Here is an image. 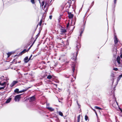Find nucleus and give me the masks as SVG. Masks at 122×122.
Returning <instances> with one entry per match:
<instances>
[{"label": "nucleus", "mask_w": 122, "mask_h": 122, "mask_svg": "<svg viewBox=\"0 0 122 122\" xmlns=\"http://www.w3.org/2000/svg\"><path fill=\"white\" fill-rule=\"evenodd\" d=\"M27 51V50L26 49H24L20 53V55H22L24 53H25V52Z\"/></svg>", "instance_id": "obj_13"}, {"label": "nucleus", "mask_w": 122, "mask_h": 122, "mask_svg": "<svg viewBox=\"0 0 122 122\" xmlns=\"http://www.w3.org/2000/svg\"><path fill=\"white\" fill-rule=\"evenodd\" d=\"M119 109L121 111V110H122L121 108H119Z\"/></svg>", "instance_id": "obj_39"}, {"label": "nucleus", "mask_w": 122, "mask_h": 122, "mask_svg": "<svg viewBox=\"0 0 122 122\" xmlns=\"http://www.w3.org/2000/svg\"><path fill=\"white\" fill-rule=\"evenodd\" d=\"M6 85H6H5L4 86H4L3 87H0V90L2 89H4L5 88V85Z\"/></svg>", "instance_id": "obj_25"}, {"label": "nucleus", "mask_w": 122, "mask_h": 122, "mask_svg": "<svg viewBox=\"0 0 122 122\" xmlns=\"http://www.w3.org/2000/svg\"><path fill=\"white\" fill-rule=\"evenodd\" d=\"M29 99L30 102L33 101L35 100V98L34 96H32Z\"/></svg>", "instance_id": "obj_8"}, {"label": "nucleus", "mask_w": 122, "mask_h": 122, "mask_svg": "<svg viewBox=\"0 0 122 122\" xmlns=\"http://www.w3.org/2000/svg\"><path fill=\"white\" fill-rule=\"evenodd\" d=\"M112 105H113V106H114V105H113V104H112Z\"/></svg>", "instance_id": "obj_44"}, {"label": "nucleus", "mask_w": 122, "mask_h": 122, "mask_svg": "<svg viewBox=\"0 0 122 122\" xmlns=\"http://www.w3.org/2000/svg\"><path fill=\"white\" fill-rule=\"evenodd\" d=\"M69 17V18H72L73 17V14H71V13H68Z\"/></svg>", "instance_id": "obj_9"}, {"label": "nucleus", "mask_w": 122, "mask_h": 122, "mask_svg": "<svg viewBox=\"0 0 122 122\" xmlns=\"http://www.w3.org/2000/svg\"><path fill=\"white\" fill-rule=\"evenodd\" d=\"M52 17V16H51V15L50 16H49V18H50V19H51Z\"/></svg>", "instance_id": "obj_36"}, {"label": "nucleus", "mask_w": 122, "mask_h": 122, "mask_svg": "<svg viewBox=\"0 0 122 122\" xmlns=\"http://www.w3.org/2000/svg\"><path fill=\"white\" fill-rule=\"evenodd\" d=\"M113 70L116 71H117L118 70V69L117 68H114L113 69Z\"/></svg>", "instance_id": "obj_29"}, {"label": "nucleus", "mask_w": 122, "mask_h": 122, "mask_svg": "<svg viewBox=\"0 0 122 122\" xmlns=\"http://www.w3.org/2000/svg\"><path fill=\"white\" fill-rule=\"evenodd\" d=\"M122 58V54H121L120 56Z\"/></svg>", "instance_id": "obj_40"}, {"label": "nucleus", "mask_w": 122, "mask_h": 122, "mask_svg": "<svg viewBox=\"0 0 122 122\" xmlns=\"http://www.w3.org/2000/svg\"><path fill=\"white\" fill-rule=\"evenodd\" d=\"M58 113L59 115L61 116H63V113L59 111L58 112Z\"/></svg>", "instance_id": "obj_19"}, {"label": "nucleus", "mask_w": 122, "mask_h": 122, "mask_svg": "<svg viewBox=\"0 0 122 122\" xmlns=\"http://www.w3.org/2000/svg\"><path fill=\"white\" fill-rule=\"evenodd\" d=\"M45 5L46 6V9H47L49 6L48 3L46 2Z\"/></svg>", "instance_id": "obj_16"}, {"label": "nucleus", "mask_w": 122, "mask_h": 122, "mask_svg": "<svg viewBox=\"0 0 122 122\" xmlns=\"http://www.w3.org/2000/svg\"><path fill=\"white\" fill-rule=\"evenodd\" d=\"M74 67H73V68H72V71H73V72H74Z\"/></svg>", "instance_id": "obj_33"}, {"label": "nucleus", "mask_w": 122, "mask_h": 122, "mask_svg": "<svg viewBox=\"0 0 122 122\" xmlns=\"http://www.w3.org/2000/svg\"><path fill=\"white\" fill-rule=\"evenodd\" d=\"M83 33V31H82L81 32V34H80V35H81V34L82 33Z\"/></svg>", "instance_id": "obj_37"}, {"label": "nucleus", "mask_w": 122, "mask_h": 122, "mask_svg": "<svg viewBox=\"0 0 122 122\" xmlns=\"http://www.w3.org/2000/svg\"><path fill=\"white\" fill-rule=\"evenodd\" d=\"M38 0L39 1V3H41V2L40 1V0Z\"/></svg>", "instance_id": "obj_41"}, {"label": "nucleus", "mask_w": 122, "mask_h": 122, "mask_svg": "<svg viewBox=\"0 0 122 122\" xmlns=\"http://www.w3.org/2000/svg\"><path fill=\"white\" fill-rule=\"evenodd\" d=\"M116 1L117 0H114V3L115 4L116 3Z\"/></svg>", "instance_id": "obj_35"}, {"label": "nucleus", "mask_w": 122, "mask_h": 122, "mask_svg": "<svg viewBox=\"0 0 122 122\" xmlns=\"http://www.w3.org/2000/svg\"><path fill=\"white\" fill-rule=\"evenodd\" d=\"M31 2L33 4H34L35 3V0H31Z\"/></svg>", "instance_id": "obj_27"}, {"label": "nucleus", "mask_w": 122, "mask_h": 122, "mask_svg": "<svg viewBox=\"0 0 122 122\" xmlns=\"http://www.w3.org/2000/svg\"><path fill=\"white\" fill-rule=\"evenodd\" d=\"M117 61L118 63L119 64V66H122V65L121 64V63L120 62V60H121V58L120 57L118 56L117 57Z\"/></svg>", "instance_id": "obj_5"}, {"label": "nucleus", "mask_w": 122, "mask_h": 122, "mask_svg": "<svg viewBox=\"0 0 122 122\" xmlns=\"http://www.w3.org/2000/svg\"><path fill=\"white\" fill-rule=\"evenodd\" d=\"M47 105V108L49 110H50L51 111H54V109L51 107H48V106L49 105L48 104H46Z\"/></svg>", "instance_id": "obj_6"}, {"label": "nucleus", "mask_w": 122, "mask_h": 122, "mask_svg": "<svg viewBox=\"0 0 122 122\" xmlns=\"http://www.w3.org/2000/svg\"><path fill=\"white\" fill-rule=\"evenodd\" d=\"M122 77V74L121 75H120L119 77L117 79V83L119 81L121 78Z\"/></svg>", "instance_id": "obj_12"}, {"label": "nucleus", "mask_w": 122, "mask_h": 122, "mask_svg": "<svg viewBox=\"0 0 122 122\" xmlns=\"http://www.w3.org/2000/svg\"><path fill=\"white\" fill-rule=\"evenodd\" d=\"M46 9V6L45 5L43 7H42V9L43 10H45V9Z\"/></svg>", "instance_id": "obj_24"}, {"label": "nucleus", "mask_w": 122, "mask_h": 122, "mask_svg": "<svg viewBox=\"0 0 122 122\" xmlns=\"http://www.w3.org/2000/svg\"><path fill=\"white\" fill-rule=\"evenodd\" d=\"M88 119V117L86 115L85 117V119L86 121H87Z\"/></svg>", "instance_id": "obj_23"}, {"label": "nucleus", "mask_w": 122, "mask_h": 122, "mask_svg": "<svg viewBox=\"0 0 122 122\" xmlns=\"http://www.w3.org/2000/svg\"><path fill=\"white\" fill-rule=\"evenodd\" d=\"M52 78V76L51 75H49L47 77V78L49 79H50Z\"/></svg>", "instance_id": "obj_18"}, {"label": "nucleus", "mask_w": 122, "mask_h": 122, "mask_svg": "<svg viewBox=\"0 0 122 122\" xmlns=\"http://www.w3.org/2000/svg\"><path fill=\"white\" fill-rule=\"evenodd\" d=\"M28 89L25 90H23L21 91H19V89H15L14 91V92L15 93H19L25 92L27 91Z\"/></svg>", "instance_id": "obj_2"}, {"label": "nucleus", "mask_w": 122, "mask_h": 122, "mask_svg": "<svg viewBox=\"0 0 122 122\" xmlns=\"http://www.w3.org/2000/svg\"><path fill=\"white\" fill-rule=\"evenodd\" d=\"M77 52L75 53L72 55V57L71 58V59L74 61L75 60L77 56Z\"/></svg>", "instance_id": "obj_4"}, {"label": "nucleus", "mask_w": 122, "mask_h": 122, "mask_svg": "<svg viewBox=\"0 0 122 122\" xmlns=\"http://www.w3.org/2000/svg\"><path fill=\"white\" fill-rule=\"evenodd\" d=\"M76 102H77V103L78 106L79 107V108L80 107V105L78 103V101H77Z\"/></svg>", "instance_id": "obj_30"}, {"label": "nucleus", "mask_w": 122, "mask_h": 122, "mask_svg": "<svg viewBox=\"0 0 122 122\" xmlns=\"http://www.w3.org/2000/svg\"><path fill=\"white\" fill-rule=\"evenodd\" d=\"M42 23V21L41 20L39 24V25L40 26H41V25Z\"/></svg>", "instance_id": "obj_26"}, {"label": "nucleus", "mask_w": 122, "mask_h": 122, "mask_svg": "<svg viewBox=\"0 0 122 122\" xmlns=\"http://www.w3.org/2000/svg\"><path fill=\"white\" fill-rule=\"evenodd\" d=\"M92 109L95 112V113H96V114L97 115V113L95 111V110L94 109H93L92 108Z\"/></svg>", "instance_id": "obj_28"}, {"label": "nucleus", "mask_w": 122, "mask_h": 122, "mask_svg": "<svg viewBox=\"0 0 122 122\" xmlns=\"http://www.w3.org/2000/svg\"><path fill=\"white\" fill-rule=\"evenodd\" d=\"M95 108L97 109H99V110H100V109H102L101 108L99 107H97V106H95Z\"/></svg>", "instance_id": "obj_22"}, {"label": "nucleus", "mask_w": 122, "mask_h": 122, "mask_svg": "<svg viewBox=\"0 0 122 122\" xmlns=\"http://www.w3.org/2000/svg\"><path fill=\"white\" fill-rule=\"evenodd\" d=\"M114 42L115 44L117 43L118 42L117 39L115 36L114 37Z\"/></svg>", "instance_id": "obj_11"}, {"label": "nucleus", "mask_w": 122, "mask_h": 122, "mask_svg": "<svg viewBox=\"0 0 122 122\" xmlns=\"http://www.w3.org/2000/svg\"><path fill=\"white\" fill-rule=\"evenodd\" d=\"M17 81H14L10 85V87H12L13 86L15 85V84L17 83Z\"/></svg>", "instance_id": "obj_7"}, {"label": "nucleus", "mask_w": 122, "mask_h": 122, "mask_svg": "<svg viewBox=\"0 0 122 122\" xmlns=\"http://www.w3.org/2000/svg\"><path fill=\"white\" fill-rule=\"evenodd\" d=\"M69 24V23H68V24H67V27H68Z\"/></svg>", "instance_id": "obj_34"}, {"label": "nucleus", "mask_w": 122, "mask_h": 122, "mask_svg": "<svg viewBox=\"0 0 122 122\" xmlns=\"http://www.w3.org/2000/svg\"><path fill=\"white\" fill-rule=\"evenodd\" d=\"M18 95L16 96L15 98V100L16 102H19L21 98V95Z\"/></svg>", "instance_id": "obj_3"}, {"label": "nucleus", "mask_w": 122, "mask_h": 122, "mask_svg": "<svg viewBox=\"0 0 122 122\" xmlns=\"http://www.w3.org/2000/svg\"><path fill=\"white\" fill-rule=\"evenodd\" d=\"M24 60L25 62V63H27L29 61V60L28 59V57H26L24 59Z\"/></svg>", "instance_id": "obj_10"}, {"label": "nucleus", "mask_w": 122, "mask_h": 122, "mask_svg": "<svg viewBox=\"0 0 122 122\" xmlns=\"http://www.w3.org/2000/svg\"><path fill=\"white\" fill-rule=\"evenodd\" d=\"M61 31V32L64 33L66 32V30L64 29H62Z\"/></svg>", "instance_id": "obj_15"}, {"label": "nucleus", "mask_w": 122, "mask_h": 122, "mask_svg": "<svg viewBox=\"0 0 122 122\" xmlns=\"http://www.w3.org/2000/svg\"><path fill=\"white\" fill-rule=\"evenodd\" d=\"M12 53L11 52H9L7 53V55H8V57H9L10 55Z\"/></svg>", "instance_id": "obj_21"}, {"label": "nucleus", "mask_w": 122, "mask_h": 122, "mask_svg": "<svg viewBox=\"0 0 122 122\" xmlns=\"http://www.w3.org/2000/svg\"><path fill=\"white\" fill-rule=\"evenodd\" d=\"M44 3H45V2H44V1H42V2H41V4H41V6H43L44 5Z\"/></svg>", "instance_id": "obj_17"}, {"label": "nucleus", "mask_w": 122, "mask_h": 122, "mask_svg": "<svg viewBox=\"0 0 122 122\" xmlns=\"http://www.w3.org/2000/svg\"><path fill=\"white\" fill-rule=\"evenodd\" d=\"M116 103L117 104V105H118V103H117V102H116Z\"/></svg>", "instance_id": "obj_42"}, {"label": "nucleus", "mask_w": 122, "mask_h": 122, "mask_svg": "<svg viewBox=\"0 0 122 122\" xmlns=\"http://www.w3.org/2000/svg\"><path fill=\"white\" fill-rule=\"evenodd\" d=\"M4 76H2L0 77V85L3 86L7 84L6 80L4 79Z\"/></svg>", "instance_id": "obj_1"}, {"label": "nucleus", "mask_w": 122, "mask_h": 122, "mask_svg": "<svg viewBox=\"0 0 122 122\" xmlns=\"http://www.w3.org/2000/svg\"><path fill=\"white\" fill-rule=\"evenodd\" d=\"M121 112H122V110H121Z\"/></svg>", "instance_id": "obj_43"}, {"label": "nucleus", "mask_w": 122, "mask_h": 122, "mask_svg": "<svg viewBox=\"0 0 122 122\" xmlns=\"http://www.w3.org/2000/svg\"><path fill=\"white\" fill-rule=\"evenodd\" d=\"M80 115H79L77 117V122H79Z\"/></svg>", "instance_id": "obj_20"}, {"label": "nucleus", "mask_w": 122, "mask_h": 122, "mask_svg": "<svg viewBox=\"0 0 122 122\" xmlns=\"http://www.w3.org/2000/svg\"><path fill=\"white\" fill-rule=\"evenodd\" d=\"M11 98H9L8 99L6 102V103H8L10 102L11 100Z\"/></svg>", "instance_id": "obj_14"}, {"label": "nucleus", "mask_w": 122, "mask_h": 122, "mask_svg": "<svg viewBox=\"0 0 122 122\" xmlns=\"http://www.w3.org/2000/svg\"><path fill=\"white\" fill-rule=\"evenodd\" d=\"M78 45L76 46V50H78Z\"/></svg>", "instance_id": "obj_31"}, {"label": "nucleus", "mask_w": 122, "mask_h": 122, "mask_svg": "<svg viewBox=\"0 0 122 122\" xmlns=\"http://www.w3.org/2000/svg\"><path fill=\"white\" fill-rule=\"evenodd\" d=\"M119 109L121 111V110H122L121 108H119Z\"/></svg>", "instance_id": "obj_38"}, {"label": "nucleus", "mask_w": 122, "mask_h": 122, "mask_svg": "<svg viewBox=\"0 0 122 122\" xmlns=\"http://www.w3.org/2000/svg\"><path fill=\"white\" fill-rule=\"evenodd\" d=\"M49 0H48V1H49Z\"/></svg>", "instance_id": "obj_45"}, {"label": "nucleus", "mask_w": 122, "mask_h": 122, "mask_svg": "<svg viewBox=\"0 0 122 122\" xmlns=\"http://www.w3.org/2000/svg\"><path fill=\"white\" fill-rule=\"evenodd\" d=\"M32 55H31L30 56L29 59H28L29 61L30 59H31V57H32Z\"/></svg>", "instance_id": "obj_32"}]
</instances>
